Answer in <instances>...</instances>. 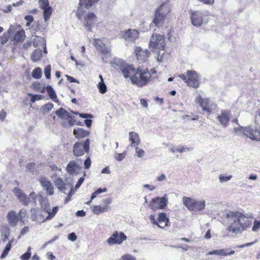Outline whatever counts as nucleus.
I'll list each match as a JSON object with an SVG mask.
<instances>
[{
    "label": "nucleus",
    "mask_w": 260,
    "mask_h": 260,
    "mask_svg": "<svg viewBox=\"0 0 260 260\" xmlns=\"http://www.w3.org/2000/svg\"><path fill=\"white\" fill-rule=\"evenodd\" d=\"M120 70L125 78H129L133 84L142 88L147 85L156 74V70L152 68L150 70L147 68L138 67L135 68L132 65L122 64Z\"/></svg>",
    "instance_id": "1"
},
{
    "label": "nucleus",
    "mask_w": 260,
    "mask_h": 260,
    "mask_svg": "<svg viewBox=\"0 0 260 260\" xmlns=\"http://www.w3.org/2000/svg\"><path fill=\"white\" fill-rule=\"evenodd\" d=\"M225 218L230 223L228 231L233 236L241 233L252 222L251 215L249 213L244 214L242 212H229L225 214Z\"/></svg>",
    "instance_id": "2"
},
{
    "label": "nucleus",
    "mask_w": 260,
    "mask_h": 260,
    "mask_svg": "<svg viewBox=\"0 0 260 260\" xmlns=\"http://www.w3.org/2000/svg\"><path fill=\"white\" fill-rule=\"evenodd\" d=\"M170 12V6H160L155 11L151 25L153 24L155 26L158 27L162 26Z\"/></svg>",
    "instance_id": "3"
},
{
    "label": "nucleus",
    "mask_w": 260,
    "mask_h": 260,
    "mask_svg": "<svg viewBox=\"0 0 260 260\" xmlns=\"http://www.w3.org/2000/svg\"><path fill=\"white\" fill-rule=\"evenodd\" d=\"M178 77L189 87L197 88L200 86V76L197 72L194 70H187L186 76L182 74L179 75Z\"/></svg>",
    "instance_id": "4"
},
{
    "label": "nucleus",
    "mask_w": 260,
    "mask_h": 260,
    "mask_svg": "<svg viewBox=\"0 0 260 260\" xmlns=\"http://www.w3.org/2000/svg\"><path fill=\"white\" fill-rule=\"evenodd\" d=\"M234 131L237 134L239 132H241L244 135L251 140L260 141V126H249L245 127L240 126L234 128Z\"/></svg>",
    "instance_id": "5"
},
{
    "label": "nucleus",
    "mask_w": 260,
    "mask_h": 260,
    "mask_svg": "<svg viewBox=\"0 0 260 260\" xmlns=\"http://www.w3.org/2000/svg\"><path fill=\"white\" fill-rule=\"evenodd\" d=\"M166 46L165 38L164 35L153 34L150 38L149 46L151 50H164Z\"/></svg>",
    "instance_id": "6"
},
{
    "label": "nucleus",
    "mask_w": 260,
    "mask_h": 260,
    "mask_svg": "<svg viewBox=\"0 0 260 260\" xmlns=\"http://www.w3.org/2000/svg\"><path fill=\"white\" fill-rule=\"evenodd\" d=\"M182 201L188 209L191 211H201L204 209L205 207L204 200L198 201L191 198L184 197Z\"/></svg>",
    "instance_id": "7"
},
{
    "label": "nucleus",
    "mask_w": 260,
    "mask_h": 260,
    "mask_svg": "<svg viewBox=\"0 0 260 260\" xmlns=\"http://www.w3.org/2000/svg\"><path fill=\"white\" fill-rule=\"evenodd\" d=\"M14 193L23 205H28L30 203H36L37 195L35 192H31L29 194V197H27L22 190L19 188H15Z\"/></svg>",
    "instance_id": "8"
},
{
    "label": "nucleus",
    "mask_w": 260,
    "mask_h": 260,
    "mask_svg": "<svg viewBox=\"0 0 260 260\" xmlns=\"http://www.w3.org/2000/svg\"><path fill=\"white\" fill-rule=\"evenodd\" d=\"M89 144L90 140L89 139H86L83 143L82 142L75 143L73 149L74 154L77 156H80L85 153H88L89 151Z\"/></svg>",
    "instance_id": "9"
},
{
    "label": "nucleus",
    "mask_w": 260,
    "mask_h": 260,
    "mask_svg": "<svg viewBox=\"0 0 260 260\" xmlns=\"http://www.w3.org/2000/svg\"><path fill=\"white\" fill-rule=\"evenodd\" d=\"M24 212H8L7 216V220L11 227L15 226L19 221L22 224H24L23 219V214Z\"/></svg>",
    "instance_id": "10"
},
{
    "label": "nucleus",
    "mask_w": 260,
    "mask_h": 260,
    "mask_svg": "<svg viewBox=\"0 0 260 260\" xmlns=\"http://www.w3.org/2000/svg\"><path fill=\"white\" fill-rule=\"evenodd\" d=\"M56 212H34L31 218L33 221L41 223L53 218Z\"/></svg>",
    "instance_id": "11"
},
{
    "label": "nucleus",
    "mask_w": 260,
    "mask_h": 260,
    "mask_svg": "<svg viewBox=\"0 0 260 260\" xmlns=\"http://www.w3.org/2000/svg\"><path fill=\"white\" fill-rule=\"evenodd\" d=\"M168 203L167 199L165 197H156L152 200L149 204L150 209L156 210L158 209H164Z\"/></svg>",
    "instance_id": "12"
},
{
    "label": "nucleus",
    "mask_w": 260,
    "mask_h": 260,
    "mask_svg": "<svg viewBox=\"0 0 260 260\" xmlns=\"http://www.w3.org/2000/svg\"><path fill=\"white\" fill-rule=\"evenodd\" d=\"M195 102L196 103L199 104L203 111L207 113L209 115L211 113L212 111V105L210 103L209 99H203L199 95L197 96Z\"/></svg>",
    "instance_id": "13"
},
{
    "label": "nucleus",
    "mask_w": 260,
    "mask_h": 260,
    "mask_svg": "<svg viewBox=\"0 0 260 260\" xmlns=\"http://www.w3.org/2000/svg\"><path fill=\"white\" fill-rule=\"evenodd\" d=\"M126 239V236L123 233L120 232L119 234L118 232L116 231L111 237L108 239L107 242L110 245L120 244Z\"/></svg>",
    "instance_id": "14"
},
{
    "label": "nucleus",
    "mask_w": 260,
    "mask_h": 260,
    "mask_svg": "<svg viewBox=\"0 0 260 260\" xmlns=\"http://www.w3.org/2000/svg\"><path fill=\"white\" fill-rule=\"evenodd\" d=\"M203 14L200 11L190 12L191 23L195 26H200L203 23Z\"/></svg>",
    "instance_id": "15"
},
{
    "label": "nucleus",
    "mask_w": 260,
    "mask_h": 260,
    "mask_svg": "<svg viewBox=\"0 0 260 260\" xmlns=\"http://www.w3.org/2000/svg\"><path fill=\"white\" fill-rule=\"evenodd\" d=\"M139 32L136 29H128L123 32L122 37L126 41H135L139 38Z\"/></svg>",
    "instance_id": "16"
},
{
    "label": "nucleus",
    "mask_w": 260,
    "mask_h": 260,
    "mask_svg": "<svg viewBox=\"0 0 260 260\" xmlns=\"http://www.w3.org/2000/svg\"><path fill=\"white\" fill-rule=\"evenodd\" d=\"M231 114L230 110H223L221 111V114L217 116V119L222 126L226 127L229 124Z\"/></svg>",
    "instance_id": "17"
},
{
    "label": "nucleus",
    "mask_w": 260,
    "mask_h": 260,
    "mask_svg": "<svg viewBox=\"0 0 260 260\" xmlns=\"http://www.w3.org/2000/svg\"><path fill=\"white\" fill-rule=\"evenodd\" d=\"M135 52L137 59L140 62L146 61L150 55V52L147 49H142L140 47H136Z\"/></svg>",
    "instance_id": "18"
},
{
    "label": "nucleus",
    "mask_w": 260,
    "mask_h": 260,
    "mask_svg": "<svg viewBox=\"0 0 260 260\" xmlns=\"http://www.w3.org/2000/svg\"><path fill=\"white\" fill-rule=\"evenodd\" d=\"M97 21V17L93 12L88 13L84 16V26L90 30L94 22Z\"/></svg>",
    "instance_id": "19"
},
{
    "label": "nucleus",
    "mask_w": 260,
    "mask_h": 260,
    "mask_svg": "<svg viewBox=\"0 0 260 260\" xmlns=\"http://www.w3.org/2000/svg\"><path fill=\"white\" fill-rule=\"evenodd\" d=\"M40 182L48 194L52 195L53 194V186L49 181L47 180L45 177H42L40 179Z\"/></svg>",
    "instance_id": "20"
},
{
    "label": "nucleus",
    "mask_w": 260,
    "mask_h": 260,
    "mask_svg": "<svg viewBox=\"0 0 260 260\" xmlns=\"http://www.w3.org/2000/svg\"><path fill=\"white\" fill-rule=\"evenodd\" d=\"M129 141H130V145L132 147L138 146L140 142V139L139 135L134 132H131L129 133Z\"/></svg>",
    "instance_id": "21"
},
{
    "label": "nucleus",
    "mask_w": 260,
    "mask_h": 260,
    "mask_svg": "<svg viewBox=\"0 0 260 260\" xmlns=\"http://www.w3.org/2000/svg\"><path fill=\"white\" fill-rule=\"evenodd\" d=\"M73 135L77 139H83L89 135V132L82 128L78 127L74 129Z\"/></svg>",
    "instance_id": "22"
},
{
    "label": "nucleus",
    "mask_w": 260,
    "mask_h": 260,
    "mask_svg": "<svg viewBox=\"0 0 260 260\" xmlns=\"http://www.w3.org/2000/svg\"><path fill=\"white\" fill-rule=\"evenodd\" d=\"M32 44L35 47H44V52L47 53L46 41L44 38L36 36L33 39Z\"/></svg>",
    "instance_id": "23"
},
{
    "label": "nucleus",
    "mask_w": 260,
    "mask_h": 260,
    "mask_svg": "<svg viewBox=\"0 0 260 260\" xmlns=\"http://www.w3.org/2000/svg\"><path fill=\"white\" fill-rule=\"evenodd\" d=\"M157 221L158 226L162 229L168 225L169 220L165 212H160Z\"/></svg>",
    "instance_id": "24"
},
{
    "label": "nucleus",
    "mask_w": 260,
    "mask_h": 260,
    "mask_svg": "<svg viewBox=\"0 0 260 260\" xmlns=\"http://www.w3.org/2000/svg\"><path fill=\"white\" fill-rule=\"evenodd\" d=\"M80 169V167L75 161H70L66 167L67 171L71 174L75 173Z\"/></svg>",
    "instance_id": "25"
},
{
    "label": "nucleus",
    "mask_w": 260,
    "mask_h": 260,
    "mask_svg": "<svg viewBox=\"0 0 260 260\" xmlns=\"http://www.w3.org/2000/svg\"><path fill=\"white\" fill-rule=\"evenodd\" d=\"M39 200L43 211H51V208L47 198L40 196Z\"/></svg>",
    "instance_id": "26"
},
{
    "label": "nucleus",
    "mask_w": 260,
    "mask_h": 260,
    "mask_svg": "<svg viewBox=\"0 0 260 260\" xmlns=\"http://www.w3.org/2000/svg\"><path fill=\"white\" fill-rule=\"evenodd\" d=\"M26 37L25 31L23 29H20L17 31L14 36V41L16 43L22 42Z\"/></svg>",
    "instance_id": "27"
},
{
    "label": "nucleus",
    "mask_w": 260,
    "mask_h": 260,
    "mask_svg": "<svg viewBox=\"0 0 260 260\" xmlns=\"http://www.w3.org/2000/svg\"><path fill=\"white\" fill-rule=\"evenodd\" d=\"M66 120L68 121V123L71 125H82L81 123L79 121H78L75 117L74 115L69 114V113L66 111Z\"/></svg>",
    "instance_id": "28"
},
{
    "label": "nucleus",
    "mask_w": 260,
    "mask_h": 260,
    "mask_svg": "<svg viewBox=\"0 0 260 260\" xmlns=\"http://www.w3.org/2000/svg\"><path fill=\"white\" fill-rule=\"evenodd\" d=\"M31 88L36 92L44 93L45 92V87H43L38 81L34 82L31 85Z\"/></svg>",
    "instance_id": "29"
},
{
    "label": "nucleus",
    "mask_w": 260,
    "mask_h": 260,
    "mask_svg": "<svg viewBox=\"0 0 260 260\" xmlns=\"http://www.w3.org/2000/svg\"><path fill=\"white\" fill-rule=\"evenodd\" d=\"M42 56V51L39 49H35L31 55V58L32 61L36 62L41 59Z\"/></svg>",
    "instance_id": "30"
},
{
    "label": "nucleus",
    "mask_w": 260,
    "mask_h": 260,
    "mask_svg": "<svg viewBox=\"0 0 260 260\" xmlns=\"http://www.w3.org/2000/svg\"><path fill=\"white\" fill-rule=\"evenodd\" d=\"M218 250V256H226L233 255L235 254V252L234 250H231L229 248L225 249H220Z\"/></svg>",
    "instance_id": "31"
},
{
    "label": "nucleus",
    "mask_w": 260,
    "mask_h": 260,
    "mask_svg": "<svg viewBox=\"0 0 260 260\" xmlns=\"http://www.w3.org/2000/svg\"><path fill=\"white\" fill-rule=\"evenodd\" d=\"M43 16L45 22H47L50 18L52 13V9L51 7H48L46 9H43Z\"/></svg>",
    "instance_id": "32"
},
{
    "label": "nucleus",
    "mask_w": 260,
    "mask_h": 260,
    "mask_svg": "<svg viewBox=\"0 0 260 260\" xmlns=\"http://www.w3.org/2000/svg\"><path fill=\"white\" fill-rule=\"evenodd\" d=\"M106 191H107L106 188H100L98 189L96 191H95L94 192H93L91 194L90 200L88 202H87L86 203V204H90V203L91 202V201L93 199H94V198H95L99 194L102 193V192H105Z\"/></svg>",
    "instance_id": "33"
},
{
    "label": "nucleus",
    "mask_w": 260,
    "mask_h": 260,
    "mask_svg": "<svg viewBox=\"0 0 260 260\" xmlns=\"http://www.w3.org/2000/svg\"><path fill=\"white\" fill-rule=\"evenodd\" d=\"M190 149L183 146H179L178 147H173L171 149V151L173 153L179 152L182 153L187 151H189Z\"/></svg>",
    "instance_id": "34"
},
{
    "label": "nucleus",
    "mask_w": 260,
    "mask_h": 260,
    "mask_svg": "<svg viewBox=\"0 0 260 260\" xmlns=\"http://www.w3.org/2000/svg\"><path fill=\"white\" fill-rule=\"evenodd\" d=\"M80 185L76 183L74 187H72L67 197H66V202H69L71 199V197L75 193V191L80 187Z\"/></svg>",
    "instance_id": "35"
},
{
    "label": "nucleus",
    "mask_w": 260,
    "mask_h": 260,
    "mask_svg": "<svg viewBox=\"0 0 260 260\" xmlns=\"http://www.w3.org/2000/svg\"><path fill=\"white\" fill-rule=\"evenodd\" d=\"M32 76L34 78L38 79L41 78L42 76V71L40 68L37 67L33 70L31 73Z\"/></svg>",
    "instance_id": "36"
},
{
    "label": "nucleus",
    "mask_w": 260,
    "mask_h": 260,
    "mask_svg": "<svg viewBox=\"0 0 260 260\" xmlns=\"http://www.w3.org/2000/svg\"><path fill=\"white\" fill-rule=\"evenodd\" d=\"M96 1L97 0H81L80 1L79 4L82 6H84L86 8H88Z\"/></svg>",
    "instance_id": "37"
},
{
    "label": "nucleus",
    "mask_w": 260,
    "mask_h": 260,
    "mask_svg": "<svg viewBox=\"0 0 260 260\" xmlns=\"http://www.w3.org/2000/svg\"><path fill=\"white\" fill-rule=\"evenodd\" d=\"M45 91L47 92L48 95L51 99L54 100L56 98L55 92L51 86H48L45 87Z\"/></svg>",
    "instance_id": "38"
},
{
    "label": "nucleus",
    "mask_w": 260,
    "mask_h": 260,
    "mask_svg": "<svg viewBox=\"0 0 260 260\" xmlns=\"http://www.w3.org/2000/svg\"><path fill=\"white\" fill-rule=\"evenodd\" d=\"M31 249L30 247L27 248V251L20 257L21 260L29 259L31 255Z\"/></svg>",
    "instance_id": "39"
},
{
    "label": "nucleus",
    "mask_w": 260,
    "mask_h": 260,
    "mask_svg": "<svg viewBox=\"0 0 260 260\" xmlns=\"http://www.w3.org/2000/svg\"><path fill=\"white\" fill-rule=\"evenodd\" d=\"M98 87L101 93L104 94L106 92L107 86L104 81L100 82L98 84Z\"/></svg>",
    "instance_id": "40"
},
{
    "label": "nucleus",
    "mask_w": 260,
    "mask_h": 260,
    "mask_svg": "<svg viewBox=\"0 0 260 260\" xmlns=\"http://www.w3.org/2000/svg\"><path fill=\"white\" fill-rule=\"evenodd\" d=\"M11 245L10 243H7V244L6 245L5 248L3 252V253L1 254V258H5L8 254L10 250L11 249Z\"/></svg>",
    "instance_id": "41"
},
{
    "label": "nucleus",
    "mask_w": 260,
    "mask_h": 260,
    "mask_svg": "<svg viewBox=\"0 0 260 260\" xmlns=\"http://www.w3.org/2000/svg\"><path fill=\"white\" fill-rule=\"evenodd\" d=\"M53 104H52L51 103H48L47 104H46L42 107L43 112L44 113H48L53 108Z\"/></svg>",
    "instance_id": "42"
},
{
    "label": "nucleus",
    "mask_w": 260,
    "mask_h": 260,
    "mask_svg": "<svg viewBox=\"0 0 260 260\" xmlns=\"http://www.w3.org/2000/svg\"><path fill=\"white\" fill-rule=\"evenodd\" d=\"M28 96H30V102L31 103L35 102L37 101L41 100L42 99V95L40 94H32L28 93Z\"/></svg>",
    "instance_id": "43"
},
{
    "label": "nucleus",
    "mask_w": 260,
    "mask_h": 260,
    "mask_svg": "<svg viewBox=\"0 0 260 260\" xmlns=\"http://www.w3.org/2000/svg\"><path fill=\"white\" fill-rule=\"evenodd\" d=\"M39 4L40 8L43 10L50 7L48 0H39Z\"/></svg>",
    "instance_id": "44"
},
{
    "label": "nucleus",
    "mask_w": 260,
    "mask_h": 260,
    "mask_svg": "<svg viewBox=\"0 0 260 260\" xmlns=\"http://www.w3.org/2000/svg\"><path fill=\"white\" fill-rule=\"evenodd\" d=\"M136 150V154L138 157H142L145 155V151L144 150L139 148L138 146H135Z\"/></svg>",
    "instance_id": "45"
},
{
    "label": "nucleus",
    "mask_w": 260,
    "mask_h": 260,
    "mask_svg": "<svg viewBox=\"0 0 260 260\" xmlns=\"http://www.w3.org/2000/svg\"><path fill=\"white\" fill-rule=\"evenodd\" d=\"M44 74L47 79H50L51 76V66H47L44 69Z\"/></svg>",
    "instance_id": "46"
},
{
    "label": "nucleus",
    "mask_w": 260,
    "mask_h": 260,
    "mask_svg": "<svg viewBox=\"0 0 260 260\" xmlns=\"http://www.w3.org/2000/svg\"><path fill=\"white\" fill-rule=\"evenodd\" d=\"M24 19L27 21L26 26H28L30 24L34 21V17L31 15H26L25 16Z\"/></svg>",
    "instance_id": "47"
},
{
    "label": "nucleus",
    "mask_w": 260,
    "mask_h": 260,
    "mask_svg": "<svg viewBox=\"0 0 260 260\" xmlns=\"http://www.w3.org/2000/svg\"><path fill=\"white\" fill-rule=\"evenodd\" d=\"M55 113L59 118H63L65 115V110L63 108H60V109L56 110L55 111Z\"/></svg>",
    "instance_id": "48"
},
{
    "label": "nucleus",
    "mask_w": 260,
    "mask_h": 260,
    "mask_svg": "<svg viewBox=\"0 0 260 260\" xmlns=\"http://www.w3.org/2000/svg\"><path fill=\"white\" fill-rule=\"evenodd\" d=\"M119 260H136V258L130 254H126L123 255Z\"/></svg>",
    "instance_id": "49"
},
{
    "label": "nucleus",
    "mask_w": 260,
    "mask_h": 260,
    "mask_svg": "<svg viewBox=\"0 0 260 260\" xmlns=\"http://www.w3.org/2000/svg\"><path fill=\"white\" fill-rule=\"evenodd\" d=\"M55 186H56L59 189H61L62 188H63V181L58 178V179H57L55 181Z\"/></svg>",
    "instance_id": "50"
},
{
    "label": "nucleus",
    "mask_w": 260,
    "mask_h": 260,
    "mask_svg": "<svg viewBox=\"0 0 260 260\" xmlns=\"http://www.w3.org/2000/svg\"><path fill=\"white\" fill-rule=\"evenodd\" d=\"M9 36L8 34L4 33L3 36L0 38V41L2 44H4L8 42Z\"/></svg>",
    "instance_id": "51"
},
{
    "label": "nucleus",
    "mask_w": 260,
    "mask_h": 260,
    "mask_svg": "<svg viewBox=\"0 0 260 260\" xmlns=\"http://www.w3.org/2000/svg\"><path fill=\"white\" fill-rule=\"evenodd\" d=\"M6 230V233L4 234H3L4 236V238H3V241H5L8 238L10 234V228L7 226H5L4 229Z\"/></svg>",
    "instance_id": "52"
},
{
    "label": "nucleus",
    "mask_w": 260,
    "mask_h": 260,
    "mask_svg": "<svg viewBox=\"0 0 260 260\" xmlns=\"http://www.w3.org/2000/svg\"><path fill=\"white\" fill-rule=\"evenodd\" d=\"M231 178V175L225 176L224 175L222 174L220 176L219 179L221 182H226L230 180Z\"/></svg>",
    "instance_id": "53"
},
{
    "label": "nucleus",
    "mask_w": 260,
    "mask_h": 260,
    "mask_svg": "<svg viewBox=\"0 0 260 260\" xmlns=\"http://www.w3.org/2000/svg\"><path fill=\"white\" fill-rule=\"evenodd\" d=\"M125 152H124L122 153H117L115 155V159L118 161H121L122 160L125 156Z\"/></svg>",
    "instance_id": "54"
},
{
    "label": "nucleus",
    "mask_w": 260,
    "mask_h": 260,
    "mask_svg": "<svg viewBox=\"0 0 260 260\" xmlns=\"http://www.w3.org/2000/svg\"><path fill=\"white\" fill-rule=\"evenodd\" d=\"M203 4L207 5H213L214 4V0H197Z\"/></svg>",
    "instance_id": "55"
},
{
    "label": "nucleus",
    "mask_w": 260,
    "mask_h": 260,
    "mask_svg": "<svg viewBox=\"0 0 260 260\" xmlns=\"http://www.w3.org/2000/svg\"><path fill=\"white\" fill-rule=\"evenodd\" d=\"M77 238V237L75 233H70L68 236V239L72 242L76 241Z\"/></svg>",
    "instance_id": "56"
},
{
    "label": "nucleus",
    "mask_w": 260,
    "mask_h": 260,
    "mask_svg": "<svg viewBox=\"0 0 260 260\" xmlns=\"http://www.w3.org/2000/svg\"><path fill=\"white\" fill-rule=\"evenodd\" d=\"M28 171L33 172L35 168V164L34 162H30L28 164L26 167Z\"/></svg>",
    "instance_id": "57"
},
{
    "label": "nucleus",
    "mask_w": 260,
    "mask_h": 260,
    "mask_svg": "<svg viewBox=\"0 0 260 260\" xmlns=\"http://www.w3.org/2000/svg\"><path fill=\"white\" fill-rule=\"evenodd\" d=\"M31 44L32 43L30 41H27L23 44L22 48L25 50H27L29 48L31 47Z\"/></svg>",
    "instance_id": "58"
},
{
    "label": "nucleus",
    "mask_w": 260,
    "mask_h": 260,
    "mask_svg": "<svg viewBox=\"0 0 260 260\" xmlns=\"http://www.w3.org/2000/svg\"><path fill=\"white\" fill-rule=\"evenodd\" d=\"M91 166V160L89 157H88L84 161V167L86 169H89Z\"/></svg>",
    "instance_id": "59"
},
{
    "label": "nucleus",
    "mask_w": 260,
    "mask_h": 260,
    "mask_svg": "<svg viewBox=\"0 0 260 260\" xmlns=\"http://www.w3.org/2000/svg\"><path fill=\"white\" fill-rule=\"evenodd\" d=\"M258 242V240H256L253 242H250V243H245L244 244H243V245H241L240 246H238L239 248H244V247H248V246H251L253 244L257 243Z\"/></svg>",
    "instance_id": "60"
},
{
    "label": "nucleus",
    "mask_w": 260,
    "mask_h": 260,
    "mask_svg": "<svg viewBox=\"0 0 260 260\" xmlns=\"http://www.w3.org/2000/svg\"><path fill=\"white\" fill-rule=\"evenodd\" d=\"M140 103L141 105L144 107V108H147L148 107V103L147 101L144 99H141L140 100Z\"/></svg>",
    "instance_id": "61"
},
{
    "label": "nucleus",
    "mask_w": 260,
    "mask_h": 260,
    "mask_svg": "<svg viewBox=\"0 0 260 260\" xmlns=\"http://www.w3.org/2000/svg\"><path fill=\"white\" fill-rule=\"evenodd\" d=\"M7 113L6 111H5L4 110H2L0 112V119L1 120L3 121L5 119Z\"/></svg>",
    "instance_id": "62"
},
{
    "label": "nucleus",
    "mask_w": 260,
    "mask_h": 260,
    "mask_svg": "<svg viewBox=\"0 0 260 260\" xmlns=\"http://www.w3.org/2000/svg\"><path fill=\"white\" fill-rule=\"evenodd\" d=\"M29 228L28 226L24 227L20 232V235L22 236L29 232Z\"/></svg>",
    "instance_id": "63"
},
{
    "label": "nucleus",
    "mask_w": 260,
    "mask_h": 260,
    "mask_svg": "<svg viewBox=\"0 0 260 260\" xmlns=\"http://www.w3.org/2000/svg\"><path fill=\"white\" fill-rule=\"evenodd\" d=\"M79 116L82 117V118H91L93 117V115L92 114H83V113H81V114H79Z\"/></svg>",
    "instance_id": "64"
}]
</instances>
